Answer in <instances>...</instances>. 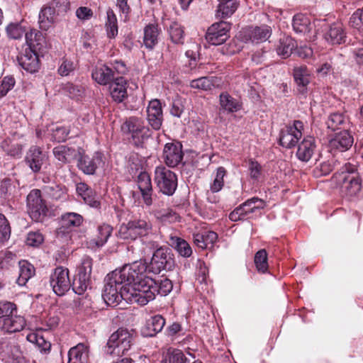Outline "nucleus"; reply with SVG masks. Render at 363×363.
<instances>
[{"instance_id":"obj_1","label":"nucleus","mask_w":363,"mask_h":363,"mask_svg":"<svg viewBox=\"0 0 363 363\" xmlns=\"http://www.w3.org/2000/svg\"><path fill=\"white\" fill-rule=\"evenodd\" d=\"M143 271V267L138 262H134L108 274L102 292L104 302L110 306H117L121 299L138 303L139 294L136 284L138 274Z\"/></svg>"},{"instance_id":"obj_2","label":"nucleus","mask_w":363,"mask_h":363,"mask_svg":"<svg viewBox=\"0 0 363 363\" xmlns=\"http://www.w3.org/2000/svg\"><path fill=\"white\" fill-rule=\"evenodd\" d=\"M143 267V271L138 274V281L136 284L138 291V304L146 305L149 301L155 299L156 294L167 295L172 289V283L169 279L160 281L153 279L145 275L147 266L142 262H138Z\"/></svg>"},{"instance_id":"obj_3","label":"nucleus","mask_w":363,"mask_h":363,"mask_svg":"<svg viewBox=\"0 0 363 363\" xmlns=\"http://www.w3.org/2000/svg\"><path fill=\"white\" fill-rule=\"evenodd\" d=\"M336 178L342 191L346 195L352 196L360 191L362 179L356 165L346 163L336 174Z\"/></svg>"},{"instance_id":"obj_4","label":"nucleus","mask_w":363,"mask_h":363,"mask_svg":"<svg viewBox=\"0 0 363 363\" xmlns=\"http://www.w3.org/2000/svg\"><path fill=\"white\" fill-rule=\"evenodd\" d=\"M133 330L120 328L109 337L106 347V352L111 355L122 356L133 345Z\"/></svg>"},{"instance_id":"obj_5","label":"nucleus","mask_w":363,"mask_h":363,"mask_svg":"<svg viewBox=\"0 0 363 363\" xmlns=\"http://www.w3.org/2000/svg\"><path fill=\"white\" fill-rule=\"evenodd\" d=\"M124 133L130 135L134 143L142 144L151 135V131L142 118L131 116L127 118L121 125Z\"/></svg>"},{"instance_id":"obj_6","label":"nucleus","mask_w":363,"mask_h":363,"mask_svg":"<svg viewBox=\"0 0 363 363\" xmlns=\"http://www.w3.org/2000/svg\"><path fill=\"white\" fill-rule=\"evenodd\" d=\"M26 203L31 219L35 222H42L47 215L48 208L42 198L40 190H31L27 196Z\"/></svg>"},{"instance_id":"obj_7","label":"nucleus","mask_w":363,"mask_h":363,"mask_svg":"<svg viewBox=\"0 0 363 363\" xmlns=\"http://www.w3.org/2000/svg\"><path fill=\"white\" fill-rule=\"evenodd\" d=\"M155 181L160 191L167 196L172 195L177 186V175L164 166L156 167Z\"/></svg>"},{"instance_id":"obj_8","label":"nucleus","mask_w":363,"mask_h":363,"mask_svg":"<svg viewBox=\"0 0 363 363\" xmlns=\"http://www.w3.org/2000/svg\"><path fill=\"white\" fill-rule=\"evenodd\" d=\"M152 233V223L143 219L128 222L126 226L121 227L119 235L124 240H135L137 237H145Z\"/></svg>"},{"instance_id":"obj_9","label":"nucleus","mask_w":363,"mask_h":363,"mask_svg":"<svg viewBox=\"0 0 363 363\" xmlns=\"http://www.w3.org/2000/svg\"><path fill=\"white\" fill-rule=\"evenodd\" d=\"M174 267V260L168 248L160 247L154 252L147 269L157 274L162 270L170 271Z\"/></svg>"},{"instance_id":"obj_10","label":"nucleus","mask_w":363,"mask_h":363,"mask_svg":"<svg viewBox=\"0 0 363 363\" xmlns=\"http://www.w3.org/2000/svg\"><path fill=\"white\" fill-rule=\"evenodd\" d=\"M303 123L301 121H294L292 125H286L279 133V145L291 149L296 146L302 136Z\"/></svg>"},{"instance_id":"obj_11","label":"nucleus","mask_w":363,"mask_h":363,"mask_svg":"<svg viewBox=\"0 0 363 363\" xmlns=\"http://www.w3.org/2000/svg\"><path fill=\"white\" fill-rule=\"evenodd\" d=\"M50 285L56 295H65L71 286L69 270L62 267H56L50 274Z\"/></svg>"},{"instance_id":"obj_12","label":"nucleus","mask_w":363,"mask_h":363,"mask_svg":"<svg viewBox=\"0 0 363 363\" xmlns=\"http://www.w3.org/2000/svg\"><path fill=\"white\" fill-rule=\"evenodd\" d=\"M230 28L231 25L226 21L215 23L208 28L206 39L211 45H221L230 37Z\"/></svg>"},{"instance_id":"obj_13","label":"nucleus","mask_w":363,"mask_h":363,"mask_svg":"<svg viewBox=\"0 0 363 363\" xmlns=\"http://www.w3.org/2000/svg\"><path fill=\"white\" fill-rule=\"evenodd\" d=\"M272 35V29L267 25L243 28L240 36L245 43H259L266 41Z\"/></svg>"},{"instance_id":"obj_14","label":"nucleus","mask_w":363,"mask_h":363,"mask_svg":"<svg viewBox=\"0 0 363 363\" xmlns=\"http://www.w3.org/2000/svg\"><path fill=\"white\" fill-rule=\"evenodd\" d=\"M48 156L44 153L41 148L33 145L27 151L25 157L26 165L34 173L40 172L43 165L47 162Z\"/></svg>"},{"instance_id":"obj_15","label":"nucleus","mask_w":363,"mask_h":363,"mask_svg":"<svg viewBox=\"0 0 363 363\" xmlns=\"http://www.w3.org/2000/svg\"><path fill=\"white\" fill-rule=\"evenodd\" d=\"M180 143H167L163 150V160L169 167H177L183 160L184 154Z\"/></svg>"},{"instance_id":"obj_16","label":"nucleus","mask_w":363,"mask_h":363,"mask_svg":"<svg viewBox=\"0 0 363 363\" xmlns=\"http://www.w3.org/2000/svg\"><path fill=\"white\" fill-rule=\"evenodd\" d=\"M83 222V218L77 213H66L61 216L60 226L57 229V235L63 237L72 230L73 228L79 227Z\"/></svg>"},{"instance_id":"obj_17","label":"nucleus","mask_w":363,"mask_h":363,"mask_svg":"<svg viewBox=\"0 0 363 363\" xmlns=\"http://www.w3.org/2000/svg\"><path fill=\"white\" fill-rule=\"evenodd\" d=\"M147 120L152 129H160L163 122V113L160 100L153 99L149 102L147 108Z\"/></svg>"},{"instance_id":"obj_18","label":"nucleus","mask_w":363,"mask_h":363,"mask_svg":"<svg viewBox=\"0 0 363 363\" xmlns=\"http://www.w3.org/2000/svg\"><path fill=\"white\" fill-rule=\"evenodd\" d=\"M354 138L348 130L340 131L330 140L329 145L333 152H345L351 148Z\"/></svg>"},{"instance_id":"obj_19","label":"nucleus","mask_w":363,"mask_h":363,"mask_svg":"<svg viewBox=\"0 0 363 363\" xmlns=\"http://www.w3.org/2000/svg\"><path fill=\"white\" fill-rule=\"evenodd\" d=\"M0 354L4 359L9 362L21 358L22 351L20 345L15 341L1 338Z\"/></svg>"},{"instance_id":"obj_20","label":"nucleus","mask_w":363,"mask_h":363,"mask_svg":"<svg viewBox=\"0 0 363 363\" xmlns=\"http://www.w3.org/2000/svg\"><path fill=\"white\" fill-rule=\"evenodd\" d=\"M316 148L315 139L308 135L298 144L296 155L299 160L307 162L312 158Z\"/></svg>"},{"instance_id":"obj_21","label":"nucleus","mask_w":363,"mask_h":363,"mask_svg":"<svg viewBox=\"0 0 363 363\" xmlns=\"http://www.w3.org/2000/svg\"><path fill=\"white\" fill-rule=\"evenodd\" d=\"M293 77L298 94L305 95L308 91V85L311 81V72L306 66L296 67L293 69Z\"/></svg>"},{"instance_id":"obj_22","label":"nucleus","mask_w":363,"mask_h":363,"mask_svg":"<svg viewBox=\"0 0 363 363\" xmlns=\"http://www.w3.org/2000/svg\"><path fill=\"white\" fill-rule=\"evenodd\" d=\"M18 61L21 67L30 73L36 72L40 68L38 56L32 49H26Z\"/></svg>"},{"instance_id":"obj_23","label":"nucleus","mask_w":363,"mask_h":363,"mask_svg":"<svg viewBox=\"0 0 363 363\" xmlns=\"http://www.w3.org/2000/svg\"><path fill=\"white\" fill-rule=\"evenodd\" d=\"M325 40L332 45H340L346 42V33L342 25L340 23H335L330 26L328 30L325 33Z\"/></svg>"},{"instance_id":"obj_24","label":"nucleus","mask_w":363,"mask_h":363,"mask_svg":"<svg viewBox=\"0 0 363 363\" xmlns=\"http://www.w3.org/2000/svg\"><path fill=\"white\" fill-rule=\"evenodd\" d=\"M138 186L141 192L143 200L145 205L150 206L152 204V187L151 179L148 173L141 172L138 177Z\"/></svg>"},{"instance_id":"obj_25","label":"nucleus","mask_w":363,"mask_h":363,"mask_svg":"<svg viewBox=\"0 0 363 363\" xmlns=\"http://www.w3.org/2000/svg\"><path fill=\"white\" fill-rule=\"evenodd\" d=\"M91 77L101 85L111 84L116 79L113 69L105 65L94 68L92 70Z\"/></svg>"},{"instance_id":"obj_26","label":"nucleus","mask_w":363,"mask_h":363,"mask_svg":"<svg viewBox=\"0 0 363 363\" xmlns=\"http://www.w3.org/2000/svg\"><path fill=\"white\" fill-rule=\"evenodd\" d=\"M12 313V315H9L6 318H4L2 322V329L8 333H17L22 330L26 326L25 318L16 314Z\"/></svg>"},{"instance_id":"obj_27","label":"nucleus","mask_w":363,"mask_h":363,"mask_svg":"<svg viewBox=\"0 0 363 363\" xmlns=\"http://www.w3.org/2000/svg\"><path fill=\"white\" fill-rule=\"evenodd\" d=\"M67 363H89L88 347L83 343L72 347L68 352Z\"/></svg>"},{"instance_id":"obj_28","label":"nucleus","mask_w":363,"mask_h":363,"mask_svg":"<svg viewBox=\"0 0 363 363\" xmlns=\"http://www.w3.org/2000/svg\"><path fill=\"white\" fill-rule=\"evenodd\" d=\"M96 237L88 242L89 247L92 249L100 248L106 244L112 234L113 228L108 224H103L98 227Z\"/></svg>"},{"instance_id":"obj_29","label":"nucleus","mask_w":363,"mask_h":363,"mask_svg":"<svg viewBox=\"0 0 363 363\" xmlns=\"http://www.w3.org/2000/svg\"><path fill=\"white\" fill-rule=\"evenodd\" d=\"M110 94L112 99L116 102H122L127 97L126 82L122 77H116L110 84Z\"/></svg>"},{"instance_id":"obj_30","label":"nucleus","mask_w":363,"mask_h":363,"mask_svg":"<svg viewBox=\"0 0 363 363\" xmlns=\"http://www.w3.org/2000/svg\"><path fill=\"white\" fill-rule=\"evenodd\" d=\"M239 6L238 0H220L216 10L218 18H228L231 16Z\"/></svg>"},{"instance_id":"obj_31","label":"nucleus","mask_w":363,"mask_h":363,"mask_svg":"<svg viewBox=\"0 0 363 363\" xmlns=\"http://www.w3.org/2000/svg\"><path fill=\"white\" fill-rule=\"evenodd\" d=\"M57 15L48 4L44 6L38 16V23L40 29L48 30L55 23Z\"/></svg>"},{"instance_id":"obj_32","label":"nucleus","mask_w":363,"mask_h":363,"mask_svg":"<svg viewBox=\"0 0 363 363\" xmlns=\"http://www.w3.org/2000/svg\"><path fill=\"white\" fill-rule=\"evenodd\" d=\"M19 274L16 280L19 286H25L28 281L35 275V269L33 264L26 260L18 262Z\"/></svg>"},{"instance_id":"obj_33","label":"nucleus","mask_w":363,"mask_h":363,"mask_svg":"<svg viewBox=\"0 0 363 363\" xmlns=\"http://www.w3.org/2000/svg\"><path fill=\"white\" fill-rule=\"evenodd\" d=\"M218 239V235L213 231H206L204 233H198L194 234V244L201 248L206 249L216 242Z\"/></svg>"},{"instance_id":"obj_34","label":"nucleus","mask_w":363,"mask_h":363,"mask_svg":"<svg viewBox=\"0 0 363 363\" xmlns=\"http://www.w3.org/2000/svg\"><path fill=\"white\" fill-rule=\"evenodd\" d=\"M220 109L228 113L237 112L241 108L240 102L228 92H223L219 96Z\"/></svg>"},{"instance_id":"obj_35","label":"nucleus","mask_w":363,"mask_h":363,"mask_svg":"<svg viewBox=\"0 0 363 363\" xmlns=\"http://www.w3.org/2000/svg\"><path fill=\"white\" fill-rule=\"evenodd\" d=\"M159 30L157 25L149 24L144 28L143 44L149 50H152L158 43Z\"/></svg>"},{"instance_id":"obj_36","label":"nucleus","mask_w":363,"mask_h":363,"mask_svg":"<svg viewBox=\"0 0 363 363\" xmlns=\"http://www.w3.org/2000/svg\"><path fill=\"white\" fill-rule=\"evenodd\" d=\"M165 325V320L161 315H156L150 317L146 322L145 335L155 336L157 333L160 332Z\"/></svg>"},{"instance_id":"obj_37","label":"nucleus","mask_w":363,"mask_h":363,"mask_svg":"<svg viewBox=\"0 0 363 363\" xmlns=\"http://www.w3.org/2000/svg\"><path fill=\"white\" fill-rule=\"evenodd\" d=\"M55 157L62 164L70 162L76 156L75 149L65 146L59 145L53 149Z\"/></svg>"},{"instance_id":"obj_38","label":"nucleus","mask_w":363,"mask_h":363,"mask_svg":"<svg viewBox=\"0 0 363 363\" xmlns=\"http://www.w3.org/2000/svg\"><path fill=\"white\" fill-rule=\"evenodd\" d=\"M169 244L184 257H189L192 255L191 246L185 240L181 238L170 235Z\"/></svg>"},{"instance_id":"obj_39","label":"nucleus","mask_w":363,"mask_h":363,"mask_svg":"<svg viewBox=\"0 0 363 363\" xmlns=\"http://www.w3.org/2000/svg\"><path fill=\"white\" fill-rule=\"evenodd\" d=\"M296 47L295 40L289 36L280 38L277 47V52L283 58L289 57Z\"/></svg>"},{"instance_id":"obj_40","label":"nucleus","mask_w":363,"mask_h":363,"mask_svg":"<svg viewBox=\"0 0 363 363\" xmlns=\"http://www.w3.org/2000/svg\"><path fill=\"white\" fill-rule=\"evenodd\" d=\"M292 26L296 33L306 34L311 29L310 19L305 15L298 13L294 16Z\"/></svg>"},{"instance_id":"obj_41","label":"nucleus","mask_w":363,"mask_h":363,"mask_svg":"<svg viewBox=\"0 0 363 363\" xmlns=\"http://www.w3.org/2000/svg\"><path fill=\"white\" fill-rule=\"evenodd\" d=\"M99 158L90 157L88 155H81L77 166L86 174H94L97 168Z\"/></svg>"},{"instance_id":"obj_42","label":"nucleus","mask_w":363,"mask_h":363,"mask_svg":"<svg viewBox=\"0 0 363 363\" xmlns=\"http://www.w3.org/2000/svg\"><path fill=\"white\" fill-rule=\"evenodd\" d=\"M155 218L162 223H175L179 220V216L171 208L155 209L153 211Z\"/></svg>"},{"instance_id":"obj_43","label":"nucleus","mask_w":363,"mask_h":363,"mask_svg":"<svg viewBox=\"0 0 363 363\" xmlns=\"http://www.w3.org/2000/svg\"><path fill=\"white\" fill-rule=\"evenodd\" d=\"M347 123V119L345 116L337 112L331 113L326 122L327 127L333 131L342 128H344Z\"/></svg>"},{"instance_id":"obj_44","label":"nucleus","mask_w":363,"mask_h":363,"mask_svg":"<svg viewBox=\"0 0 363 363\" xmlns=\"http://www.w3.org/2000/svg\"><path fill=\"white\" fill-rule=\"evenodd\" d=\"M25 39L26 43L29 45V49L31 48L35 49H40L42 43L44 42V37L41 32L35 30L31 29L30 32H26L25 35Z\"/></svg>"},{"instance_id":"obj_45","label":"nucleus","mask_w":363,"mask_h":363,"mask_svg":"<svg viewBox=\"0 0 363 363\" xmlns=\"http://www.w3.org/2000/svg\"><path fill=\"white\" fill-rule=\"evenodd\" d=\"M190 86L193 89H201L203 91L211 90L215 86V78L203 77L190 82Z\"/></svg>"},{"instance_id":"obj_46","label":"nucleus","mask_w":363,"mask_h":363,"mask_svg":"<svg viewBox=\"0 0 363 363\" xmlns=\"http://www.w3.org/2000/svg\"><path fill=\"white\" fill-rule=\"evenodd\" d=\"M43 191L50 198L59 200L64 199L66 195V188L65 186L52 183L43 188Z\"/></svg>"},{"instance_id":"obj_47","label":"nucleus","mask_w":363,"mask_h":363,"mask_svg":"<svg viewBox=\"0 0 363 363\" xmlns=\"http://www.w3.org/2000/svg\"><path fill=\"white\" fill-rule=\"evenodd\" d=\"M242 205L248 216H252V213H257L260 209L264 208L265 203L262 199L257 197H253L247 199L242 203Z\"/></svg>"},{"instance_id":"obj_48","label":"nucleus","mask_w":363,"mask_h":363,"mask_svg":"<svg viewBox=\"0 0 363 363\" xmlns=\"http://www.w3.org/2000/svg\"><path fill=\"white\" fill-rule=\"evenodd\" d=\"M6 33L10 38L21 39L26 33V27L21 23H11L6 27Z\"/></svg>"},{"instance_id":"obj_49","label":"nucleus","mask_w":363,"mask_h":363,"mask_svg":"<svg viewBox=\"0 0 363 363\" xmlns=\"http://www.w3.org/2000/svg\"><path fill=\"white\" fill-rule=\"evenodd\" d=\"M255 264L259 272L265 273L267 271V253L265 250H260L255 254Z\"/></svg>"},{"instance_id":"obj_50","label":"nucleus","mask_w":363,"mask_h":363,"mask_svg":"<svg viewBox=\"0 0 363 363\" xmlns=\"http://www.w3.org/2000/svg\"><path fill=\"white\" fill-rule=\"evenodd\" d=\"M170 38L174 43H182L184 39V30L177 22H172L169 27Z\"/></svg>"},{"instance_id":"obj_51","label":"nucleus","mask_w":363,"mask_h":363,"mask_svg":"<svg viewBox=\"0 0 363 363\" xmlns=\"http://www.w3.org/2000/svg\"><path fill=\"white\" fill-rule=\"evenodd\" d=\"M225 174L226 170L224 167H220L217 169L216 177L210 186V190L213 194L218 192L222 189L224 185L223 178Z\"/></svg>"},{"instance_id":"obj_52","label":"nucleus","mask_w":363,"mask_h":363,"mask_svg":"<svg viewBox=\"0 0 363 363\" xmlns=\"http://www.w3.org/2000/svg\"><path fill=\"white\" fill-rule=\"evenodd\" d=\"M48 6L55 11L57 16L63 15L69 9L68 0H52Z\"/></svg>"},{"instance_id":"obj_53","label":"nucleus","mask_w":363,"mask_h":363,"mask_svg":"<svg viewBox=\"0 0 363 363\" xmlns=\"http://www.w3.org/2000/svg\"><path fill=\"white\" fill-rule=\"evenodd\" d=\"M27 340L33 343H35L41 352H46L51 348L50 342L46 341L42 336L33 333L27 335Z\"/></svg>"},{"instance_id":"obj_54","label":"nucleus","mask_w":363,"mask_h":363,"mask_svg":"<svg viewBox=\"0 0 363 363\" xmlns=\"http://www.w3.org/2000/svg\"><path fill=\"white\" fill-rule=\"evenodd\" d=\"M186 357L179 350H169L163 363H186Z\"/></svg>"},{"instance_id":"obj_55","label":"nucleus","mask_w":363,"mask_h":363,"mask_svg":"<svg viewBox=\"0 0 363 363\" xmlns=\"http://www.w3.org/2000/svg\"><path fill=\"white\" fill-rule=\"evenodd\" d=\"M91 279L77 277L74 279L72 289L77 294H83L90 286Z\"/></svg>"},{"instance_id":"obj_56","label":"nucleus","mask_w":363,"mask_h":363,"mask_svg":"<svg viewBox=\"0 0 363 363\" xmlns=\"http://www.w3.org/2000/svg\"><path fill=\"white\" fill-rule=\"evenodd\" d=\"M92 269V259L86 257L83 259L82 264L79 268L77 277L90 279Z\"/></svg>"},{"instance_id":"obj_57","label":"nucleus","mask_w":363,"mask_h":363,"mask_svg":"<svg viewBox=\"0 0 363 363\" xmlns=\"http://www.w3.org/2000/svg\"><path fill=\"white\" fill-rule=\"evenodd\" d=\"M44 241V236L39 231H30L27 234L26 242L31 247H38Z\"/></svg>"},{"instance_id":"obj_58","label":"nucleus","mask_w":363,"mask_h":363,"mask_svg":"<svg viewBox=\"0 0 363 363\" xmlns=\"http://www.w3.org/2000/svg\"><path fill=\"white\" fill-rule=\"evenodd\" d=\"M108 37L110 38H115L118 34V26L116 16L111 12H108V22L106 24Z\"/></svg>"},{"instance_id":"obj_59","label":"nucleus","mask_w":363,"mask_h":363,"mask_svg":"<svg viewBox=\"0 0 363 363\" xmlns=\"http://www.w3.org/2000/svg\"><path fill=\"white\" fill-rule=\"evenodd\" d=\"M184 105L183 99L180 96H177L172 100L170 108V113L173 116L179 118L181 117L182 113L184 112Z\"/></svg>"},{"instance_id":"obj_60","label":"nucleus","mask_w":363,"mask_h":363,"mask_svg":"<svg viewBox=\"0 0 363 363\" xmlns=\"http://www.w3.org/2000/svg\"><path fill=\"white\" fill-rule=\"evenodd\" d=\"M62 89L65 94L72 99L81 96L84 93V89L82 86L75 85L72 83H67L65 84Z\"/></svg>"},{"instance_id":"obj_61","label":"nucleus","mask_w":363,"mask_h":363,"mask_svg":"<svg viewBox=\"0 0 363 363\" xmlns=\"http://www.w3.org/2000/svg\"><path fill=\"white\" fill-rule=\"evenodd\" d=\"M11 235V228L5 216L0 213V240H8Z\"/></svg>"},{"instance_id":"obj_62","label":"nucleus","mask_w":363,"mask_h":363,"mask_svg":"<svg viewBox=\"0 0 363 363\" xmlns=\"http://www.w3.org/2000/svg\"><path fill=\"white\" fill-rule=\"evenodd\" d=\"M350 25L358 30L363 29V7L353 13L350 18Z\"/></svg>"},{"instance_id":"obj_63","label":"nucleus","mask_w":363,"mask_h":363,"mask_svg":"<svg viewBox=\"0 0 363 363\" xmlns=\"http://www.w3.org/2000/svg\"><path fill=\"white\" fill-rule=\"evenodd\" d=\"M17 311L16 306L11 302H0V318L4 320L9 315H12V313H16Z\"/></svg>"},{"instance_id":"obj_64","label":"nucleus","mask_w":363,"mask_h":363,"mask_svg":"<svg viewBox=\"0 0 363 363\" xmlns=\"http://www.w3.org/2000/svg\"><path fill=\"white\" fill-rule=\"evenodd\" d=\"M15 85V79L11 76L5 77L0 86V94L5 96Z\"/></svg>"}]
</instances>
